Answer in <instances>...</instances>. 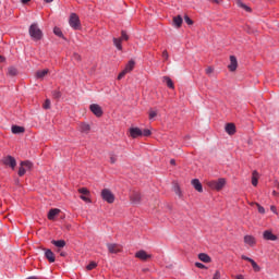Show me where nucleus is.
<instances>
[{
	"label": "nucleus",
	"instance_id": "obj_1",
	"mask_svg": "<svg viewBox=\"0 0 279 279\" xmlns=\"http://www.w3.org/2000/svg\"><path fill=\"white\" fill-rule=\"evenodd\" d=\"M28 33L33 40H40L43 38V31H40L38 24H32L29 26Z\"/></svg>",
	"mask_w": 279,
	"mask_h": 279
},
{
	"label": "nucleus",
	"instance_id": "obj_2",
	"mask_svg": "<svg viewBox=\"0 0 279 279\" xmlns=\"http://www.w3.org/2000/svg\"><path fill=\"white\" fill-rule=\"evenodd\" d=\"M207 186H209V189H211L213 191H221V189L226 186V179L220 178L216 181H209L207 182Z\"/></svg>",
	"mask_w": 279,
	"mask_h": 279
},
{
	"label": "nucleus",
	"instance_id": "obj_3",
	"mask_svg": "<svg viewBox=\"0 0 279 279\" xmlns=\"http://www.w3.org/2000/svg\"><path fill=\"white\" fill-rule=\"evenodd\" d=\"M31 169H32V162L31 161H22L20 163L17 174L20 175V178H23V175H25V173H27V171H29Z\"/></svg>",
	"mask_w": 279,
	"mask_h": 279
},
{
	"label": "nucleus",
	"instance_id": "obj_4",
	"mask_svg": "<svg viewBox=\"0 0 279 279\" xmlns=\"http://www.w3.org/2000/svg\"><path fill=\"white\" fill-rule=\"evenodd\" d=\"M101 197L108 204H114V194H112V192L110 190L104 189L101 191Z\"/></svg>",
	"mask_w": 279,
	"mask_h": 279
},
{
	"label": "nucleus",
	"instance_id": "obj_5",
	"mask_svg": "<svg viewBox=\"0 0 279 279\" xmlns=\"http://www.w3.org/2000/svg\"><path fill=\"white\" fill-rule=\"evenodd\" d=\"M69 24L73 29H80V16H77V14L75 13H72L70 16Z\"/></svg>",
	"mask_w": 279,
	"mask_h": 279
},
{
	"label": "nucleus",
	"instance_id": "obj_6",
	"mask_svg": "<svg viewBox=\"0 0 279 279\" xmlns=\"http://www.w3.org/2000/svg\"><path fill=\"white\" fill-rule=\"evenodd\" d=\"M109 254H119L123 247L117 243H107Z\"/></svg>",
	"mask_w": 279,
	"mask_h": 279
},
{
	"label": "nucleus",
	"instance_id": "obj_7",
	"mask_svg": "<svg viewBox=\"0 0 279 279\" xmlns=\"http://www.w3.org/2000/svg\"><path fill=\"white\" fill-rule=\"evenodd\" d=\"M89 110L95 114V117H101L104 114V110L101 109V106L97 104H93L89 106Z\"/></svg>",
	"mask_w": 279,
	"mask_h": 279
},
{
	"label": "nucleus",
	"instance_id": "obj_8",
	"mask_svg": "<svg viewBox=\"0 0 279 279\" xmlns=\"http://www.w3.org/2000/svg\"><path fill=\"white\" fill-rule=\"evenodd\" d=\"M3 165L11 167L12 169H16V159H14L12 156H7L3 159Z\"/></svg>",
	"mask_w": 279,
	"mask_h": 279
},
{
	"label": "nucleus",
	"instance_id": "obj_9",
	"mask_svg": "<svg viewBox=\"0 0 279 279\" xmlns=\"http://www.w3.org/2000/svg\"><path fill=\"white\" fill-rule=\"evenodd\" d=\"M239 66V62L236 61V57L230 56V64L228 65L229 71L234 72Z\"/></svg>",
	"mask_w": 279,
	"mask_h": 279
},
{
	"label": "nucleus",
	"instance_id": "obj_10",
	"mask_svg": "<svg viewBox=\"0 0 279 279\" xmlns=\"http://www.w3.org/2000/svg\"><path fill=\"white\" fill-rule=\"evenodd\" d=\"M130 199L132 202V204H141V193L133 191L130 195Z\"/></svg>",
	"mask_w": 279,
	"mask_h": 279
},
{
	"label": "nucleus",
	"instance_id": "obj_11",
	"mask_svg": "<svg viewBox=\"0 0 279 279\" xmlns=\"http://www.w3.org/2000/svg\"><path fill=\"white\" fill-rule=\"evenodd\" d=\"M130 136L131 138H138V136H143V131L138 128H131Z\"/></svg>",
	"mask_w": 279,
	"mask_h": 279
},
{
	"label": "nucleus",
	"instance_id": "obj_12",
	"mask_svg": "<svg viewBox=\"0 0 279 279\" xmlns=\"http://www.w3.org/2000/svg\"><path fill=\"white\" fill-rule=\"evenodd\" d=\"M135 258H138L140 260H148V258H151V255L147 254V252L142 250L135 254Z\"/></svg>",
	"mask_w": 279,
	"mask_h": 279
},
{
	"label": "nucleus",
	"instance_id": "obj_13",
	"mask_svg": "<svg viewBox=\"0 0 279 279\" xmlns=\"http://www.w3.org/2000/svg\"><path fill=\"white\" fill-rule=\"evenodd\" d=\"M263 236L266 241H278V236L269 230L264 231Z\"/></svg>",
	"mask_w": 279,
	"mask_h": 279
},
{
	"label": "nucleus",
	"instance_id": "obj_14",
	"mask_svg": "<svg viewBox=\"0 0 279 279\" xmlns=\"http://www.w3.org/2000/svg\"><path fill=\"white\" fill-rule=\"evenodd\" d=\"M47 75H49V69L39 70L35 73L36 80H45Z\"/></svg>",
	"mask_w": 279,
	"mask_h": 279
},
{
	"label": "nucleus",
	"instance_id": "obj_15",
	"mask_svg": "<svg viewBox=\"0 0 279 279\" xmlns=\"http://www.w3.org/2000/svg\"><path fill=\"white\" fill-rule=\"evenodd\" d=\"M192 186H194L195 191L198 193L204 192V187L202 186V182H199V179L192 180Z\"/></svg>",
	"mask_w": 279,
	"mask_h": 279
},
{
	"label": "nucleus",
	"instance_id": "obj_16",
	"mask_svg": "<svg viewBox=\"0 0 279 279\" xmlns=\"http://www.w3.org/2000/svg\"><path fill=\"white\" fill-rule=\"evenodd\" d=\"M244 243L251 247H254V245H256V238H254V235H245Z\"/></svg>",
	"mask_w": 279,
	"mask_h": 279
},
{
	"label": "nucleus",
	"instance_id": "obj_17",
	"mask_svg": "<svg viewBox=\"0 0 279 279\" xmlns=\"http://www.w3.org/2000/svg\"><path fill=\"white\" fill-rule=\"evenodd\" d=\"M226 132L227 134H229L230 136H232L233 134L236 133V126L234 125V123H228L226 125Z\"/></svg>",
	"mask_w": 279,
	"mask_h": 279
},
{
	"label": "nucleus",
	"instance_id": "obj_18",
	"mask_svg": "<svg viewBox=\"0 0 279 279\" xmlns=\"http://www.w3.org/2000/svg\"><path fill=\"white\" fill-rule=\"evenodd\" d=\"M57 215H60V209H58V208L50 209L48 213V219L50 221H53V219H56Z\"/></svg>",
	"mask_w": 279,
	"mask_h": 279
},
{
	"label": "nucleus",
	"instance_id": "obj_19",
	"mask_svg": "<svg viewBox=\"0 0 279 279\" xmlns=\"http://www.w3.org/2000/svg\"><path fill=\"white\" fill-rule=\"evenodd\" d=\"M45 256L49 263H56V254H53L51 250H46Z\"/></svg>",
	"mask_w": 279,
	"mask_h": 279
},
{
	"label": "nucleus",
	"instance_id": "obj_20",
	"mask_svg": "<svg viewBox=\"0 0 279 279\" xmlns=\"http://www.w3.org/2000/svg\"><path fill=\"white\" fill-rule=\"evenodd\" d=\"M12 134H23L25 132V128L19 126V125H13L11 128Z\"/></svg>",
	"mask_w": 279,
	"mask_h": 279
},
{
	"label": "nucleus",
	"instance_id": "obj_21",
	"mask_svg": "<svg viewBox=\"0 0 279 279\" xmlns=\"http://www.w3.org/2000/svg\"><path fill=\"white\" fill-rule=\"evenodd\" d=\"M80 131L83 132V134H88V132H90V124L81 123Z\"/></svg>",
	"mask_w": 279,
	"mask_h": 279
},
{
	"label": "nucleus",
	"instance_id": "obj_22",
	"mask_svg": "<svg viewBox=\"0 0 279 279\" xmlns=\"http://www.w3.org/2000/svg\"><path fill=\"white\" fill-rule=\"evenodd\" d=\"M258 178H259V174H258V171H253L252 173V184L253 186H258Z\"/></svg>",
	"mask_w": 279,
	"mask_h": 279
},
{
	"label": "nucleus",
	"instance_id": "obj_23",
	"mask_svg": "<svg viewBox=\"0 0 279 279\" xmlns=\"http://www.w3.org/2000/svg\"><path fill=\"white\" fill-rule=\"evenodd\" d=\"M163 82H166L168 88H171L172 90L175 88V85L173 84V81L169 76H163Z\"/></svg>",
	"mask_w": 279,
	"mask_h": 279
},
{
	"label": "nucleus",
	"instance_id": "obj_24",
	"mask_svg": "<svg viewBox=\"0 0 279 279\" xmlns=\"http://www.w3.org/2000/svg\"><path fill=\"white\" fill-rule=\"evenodd\" d=\"M51 243L56 247H65L66 245V242L64 240H52Z\"/></svg>",
	"mask_w": 279,
	"mask_h": 279
},
{
	"label": "nucleus",
	"instance_id": "obj_25",
	"mask_svg": "<svg viewBox=\"0 0 279 279\" xmlns=\"http://www.w3.org/2000/svg\"><path fill=\"white\" fill-rule=\"evenodd\" d=\"M198 258L199 260H202V263H210V256H208V254L206 253H201L198 254Z\"/></svg>",
	"mask_w": 279,
	"mask_h": 279
},
{
	"label": "nucleus",
	"instance_id": "obj_26",
	"mask_svg": "<svg viewBox=\"0 0 279 279\" xmlns=\"http://www.w3.org/2000/svg\"><path fill=\"white\" fill-rule=\"evenodd\" d=\"M235 3L239 8H242L243 10H245L246 12H252V9H250V7H247L245 3H243V1L241 0H235Z\"/></svg>",
	"mask_w": 279,
	"mask_h": 279
},
{
	"label": "nucleus",
	"instance_id": "obj_27",
	"mask_svg": "<svg viewBox=\"0 0 279 279\" xmlns=\"http://www.w3.org/2000/svg\"><path fill=\"white\" fill-rule=\"evenodd\" d=\"M183 20L180 15H177L173 17V25H175L178 28L182 27Z\"/></svg>",
	"mask_w": 279,
	"mask_h": 279
},
{
	"label": "nucleus",
	"instance_id": "obj_28",
	"mask_svg": "<svg viewBox=\"0 0 279 279\" xmlns=\"http://www.w3.org/2000/svg\"><path fill=\"white\" fill-rule=\"evenodd\" d=\"M172 191L175 193V195L182 197V190H180V185L177 182L173 183Z\"/></svg>",
	"mask_w": 279,
	"mask_h": 279
},
{
	"label": "nucleus",
	"instance_id": "obj_29",
	"mask_svg": "<svg viewBox=\"0 0 279 279\" xmlns=\"http://www.w3.org/2000/svg\"><path fill=\"white\" fill-rule=\"evenodd\" d=\"M122 41H123V40L120 39V38H113L114 47H117V49H118L119 51H122V50H123V46H121V43H122Z\"/></svg>",
	"mask_w": 279,
	"mask_h": 279
},
{
	"label": "nucleus",
	"instance_id": "obj_30",
	"mask_svg": "<svg viewBox=\"0 0 279 279\" xmlns=\"http://www.w3.org/2000/svg\"><path fill=\"white\" fill-rule=\"evenodd\" d=\"M134 61L133 60H131V61H129V63L126 64V66L124 68V71L126 72V73H130L131 71H134Z\"/></svg>",
	"mask_w": 279,
	"mask_h": 279
},
{
	"label": "nucleus",
	"instance_id": "obj_31",
	"mask_svg": "<svg viewBox=\"0 0 279 279\" xmlns=\"http://www.w3.org/2000/svg\"><path fill=\"white\" fill-rule=\"evenodd\" d=\"M17 74H19V71L16 70V68H13V66L9 68L8 75H10V77H14Z\"/></svg>",
	"mask_w": 279,
	"mask_h": 279
},
{
	"label": "nucleus",
	"instance_id": "obj_32",
	"mask_svg": "<svg viewBox=\"0 0 279 279\" xmlns=\"http://www.w3.org/2000/svg\"><path fill=\"white\" fill-rule=\"evenodd\" d=\"M44 110H49L51 108V100L46 99V101L43 105Z\"/></svg>",
	"mask_w": 279,
	"mask_h": 279
},
{
	"label": "nucleus",
	"instance_id": "obj_33",
	"mask_svg": "<svg viewBox=\"0 0 279 279\" xmlns=\"http://www.w3.org/2000/svg\"><path fill=\"white\" fill-rule=\"evenodd\" d=\"M78 193H81V195H90V192L86 187L78 189Z\"/></svg>",
	"mask_w": 279,
	"mask_h": 279
},
{
	"label": "nucleus",
	"instance_id": "obj_34",
	"mask_svg": "<svg viewBox=\"0 0 279 279\" xmlns=\"http://www.w3.org/2000/svg\"><path fill=\"white\" fill-rule=\"evenodd\" d=\"M251 265L254 269V271H260V266H258V264L255 263V260H251Z\"/></svg>",
	"mask_w": 279,
	"mask_h": 279
},
{
	"label": "nucleus",
	"instance_id": "obj_35",
	"mask_svg": "<svg viewBox=\"0 0 279 279\" xmlns=\"http://www.w3.org/2000/svg\"><path fill=\"white\" fill-rule=\"evenodd\" d=\"M95 267H97V263L92 262V263H89V265H87L86 269L88 271H93V269H95Z\"/></svg>",
	"mask_w": 279,
	"mask_h": 279
},
{
	"label": "nucleus",
	"instance_id": "obj_36",
	"mask_svg": "<svg viewBox=\"0 0 279 279\" xmlns=\"http://www.w3.org/2000/svg\"><path fill=\"white\" fill-rule=\"evenodd\" d=\"M53 33L56 36H59V38H62L63 36L62 31L59 27H54Z\"/></svg>",
	"mask_w": 279,
	"mask_h": 279
},
{
	"label": "nucleus",
	"instance_id": "obj_37",
	"mask_svg": "<svg viewBox=\"0 0 279 279\" xmlns=\"http://www.w3.org/2000/svg\"><path fill=\"white\" fill-rule=\"evenodd\" d=\"M129 38L130 37L128 36V33H125V31H122L120 40H129Z\"/></svg>",
	"mask_w": 279,
	"mask_h": 279
},
{
	"label": "nucleus",
	"instance_id": "obj_38",
	"mask_svg": "<svg viewBox=\"0 0 279 279\" xmlns=\"http://www.w3.org/2000/svg\"><path fill=\"white\" fill-rule=\"evenodd\" d=\"M206 75H213L215 73V69L213 66H209L205 70Z\"/></svg>",
	"mask_w": 279,
	"mask_h": 279
},
{
	"label": "nucleus",
	"instance_id": "obj_39",
	"mask_svg": "<svg viewBox=\"0 0 279 279\" xmlns=\"http://www.w3.org/2000/svg\"><path fill=\"white\" fill-rule=\"evenodd\" d=\"M257 210L260 213V215H265V207L260 206V204L256 203Z\"/></svg>",
	"mask_w": 279,
	"mask_h": 279
},
{
	"label": "nucleus",
	"instance_id": "obj_40",
	"mask_svg": "<svg viewBox=\"0 0 279 279\" xmlns=\"http://www.w3.org/2000/svg\"><path fill=\"white\" fill-rule=\"evenodd\" d=\"M142 136H151V131L149 129H145L142 131Z\"/></svg>",
	"mask_w": 279,
	"mask_h": 279
},
{
	"label": "nucleus",
	"instance_id": "obj_41",
	"mask_svg": "<svg viewBox=\"0 0 279 279\" xmlns=\"http://www.w3.org/2000/svg\"><path fill=\"white\" fill-rule=\"evenodd\" d=\"M184 21L187 25H193V20H191V17H189V15L184 16Z\"/></svg>",
	"mask_w": 279,
	"mask_h": 279
},
{
	"label": "nucleus",
	"instance_id": "obj_42",
	"mask_svg": "<svg viewBox=\"0 0 279 279\" xmlns=\"http://www.w3.org/2000/svg\"><path fill=\"white\" fill-rule=\"evenodd\" d=\"M155 117H158V112L154 111V110H150L149 111V119H155Z\"/></svg>",
	"mask_w": 279,
	"mask_h": 279
},
{
	"label": "nucleus",
	"instance_id": "obj_43",
	"mask_svg": "<svg viewBox=\"0 0 279 279\" xmlns=\"http://www.w3.org/2000/svg\"><path fill=\"white\" fill-rule=\"evenodd\" d=\"M125 75H128V72L125 70H123L119 75H118V80H123V77H125Z\"/></svg>",
	"mask_w": 279,
	"mask_h": 279
},
{
	"label": "nucleus",
	"instance_id": "obj_44",
	"mask_svg": "<svg viewBox=\"0 0 279 279\" xmlns=\"http://www.w3.org/2000/svg\"><path fill=\"white\" fill-rule=\"evenodd\" d=\"M195 267H197L198 269H206V266L202 263H195Z\"/></svg>",
	"mask_w": 279,
	"mask_h": 279
},
{
	"label": "nucleus",
	"instance_id": "obj_45",
	"mask_svg": "<svg viewBox=\"0 0 279 279\" xmlns=\"http://www.w3.org/2000/svg\"><path fill=\"white\" fill-rule=\"evenodd\" d=\"M213 279H221V272L217 270L213 277Z\"/></svg>",
	"mask_w": 279,
	"mask_h": 279
},
{
	"label": "nucleus",
	"instance_id": "obj_46",
	"mask_svg": "<svg viewBox=\"0 0 279 279\" xmlns=\"http://www.w3.org/2000/svg\"><path fill=\"white\" fill-rule=\"evenodd\" d=\"M110 162L111 165H114L117 162V156L110 155Z\"/></svg>",
	"mask_w": 279,
	"mask_h": 279
},
{
	"label": "nucleus",
	"instance_id": "obj_47",
	"mask_svg": "<svg viewBox=\"0 0 279 279\" xmlns=\"http://www.w3.org/2000/svg\"><path fill=\"white\" fill-rule=\"evenodd\" d=\"M52 95H53L54 99H60V97L62 96L60 94V92H53Z\"/></svg>",
	"mask_w": 279,
	"mask_h": 279
},
{
	"label": "nucleus",
	"instance_id": "obj_48",
	"mask_svg": "<svg viewBox=\"0 0 279 279\" xmlns=\"http://www.w3.org/2000/svg\"><path fill=\"white\" fill-rule=\"evenodd\" d=\"M162 58L169 60V52L167 50H163Z\"/></svg>",
	"mask_w": 279,
	"mask_h": 279
},
{
	"label": "nucleus",
	"instance_id": "obj_49",
	"mask_svg": "<svg viewBox=\"0 0 279 279\" xmlns=\"http://www.w3.org/2000/svg\"><path fill=\"white\" fill-rule=\"evenodd\" d=\"M241 258H242V260H247L248 263H252V260H254L245 255H242Z\"/></svg>",
	"mask_w": 279,
	"mask_h": 279
},
{
	"label": "nucleus",
	"instance_id": "obj_50",
	"mask_svg": "<svg viewBox=\"0 0 279 279\" xmlns=\"http://www.w3.org/2000/svg\"><path fill=\"white\" fill-rule=\"evenodd\" d=\"M81 199H83V202H90L87 195H81Z\"/></svg>",
	"mask_w": 279,
	"mask_h": 279
},
{
	"label": "nucleus",
	"instance_id": "obj_51",
	"mask_svg": "<svg viewBox=\"0 0 279 279\" xmlns=\"http://www.w3.org/2000/svg\"><path fill=\"white\" fill-rule=\"evenodd\" d=\"M73 58H74V60H82V58L77 53H74Z\"/></svg>",
	"mask_w": 279,
	"mask_h": 279
},
{
	"label": "nucleus",
	"instance_id": "obj_52",
	"mask_svg": "<svg viewBox=\"0 0 279 279\" xmlns=\"http://www.w3.org/2000/svg\"><path fill=\"white\" fill-rule=\"evenodd\" d=\"M21 1L25 5V4L29 3L32 0H21Z\"/></svg>",
	"mask_w": 279,
	"mask_h": 279
},
{
	"label": "nucleus",
	"instance_id": "obj_53",
	"mask_svg": "<svg viewBox=\"0 0 279 279\" xmlns=\"http://www.w3.org/2000/svg\"><path fill=\"white\" fill-rule=\"evenodd\" d=\"M213 3H217V4H219V3H221V0H210Z\"/></svg>",
	"mask_w": 279,
	"mask_h": 279
},
{
	"label": "nucleus",
	"instance_id": "obj_54",
	"mask_svg": "<svg viewBox=\"0 0 279 279\" xmlns=\"http://www.w3.org/2000/svg\"><path fill=\"white\" fill-rule=\"evenodd\" d=\"M0 62H5V57L0 56Z\"/></svg>",
	"mask_w": 279,
	"mask_h": 279
},
{
	"label": "nucleus",
	"instance_id": "obj_55",
	"mask_svg": "<svg viewBox=\"0 0 279 279\" xmlns=\"http://www.w3.org/2000/svg\"><path fill=\"white\" fill-rule=\"evenodd\" d=\"M46 3H53V0H44Z\"/></svg>",
	"mask_w": 279,
	"mask_h": 279
},
{
	"label": "nucleus",
	"instance_id": "obj_56",
	"mask_svg": "<svg viewBox=\"0 0 279 279\" xmlns=\"http://www.w3.org/2000/svg\"><path fill=\"white\" fill-rule=\"evenodd\" d=\"M170 165H175V159H171Z\"/></svg>",
	"mask_w": 279,
	"mask_h": 279
},
{
	"label": "nucleus",
	"instance_id": "obj_57",
	"mask_svg": "<svg viewBox=\"0 0 279 279\" xmlns=\"http://www.w3.org/2000/svg\"><path fill=\"white\" fill-rule=\"evenodd\" d=\"M272 195H274L275 197L278 196V192L274 191V192H272Z\"/></svg>",
	"mask_w": 279,
	"mask_h": 279
},
{
	"label": "nucleus",
	"instance_id": "obj_58",
	"mask_svg": "<svg viewBox=\"0 0 279 279\" xmlns=\"http://www.w3.org/2000/svg\"><path fill=\"white\" fill-rule=\"evenodd\" d=\"M185 140L190 141L191 140V135H186Z\"/></svg>",
	"mask_w": 279,
	"mask_h": 279
},
{
	"label": "nucleus",
	"instance_id": "obj_59",
	"mask_svg": "<svg viewBox=\"0 0 279 279\" xmlns=\"http://www.w3.org/2000/svg\"><path fill=\"white\" fill-rule=\"evenodd\" d=\"M61 256H66V253H61Z\"/></svg>",
	"mask_w": 279,
	"mask_h": 279
},
{
	"label": "nucleus",
	"instance_id": "obj_60",
	"mask_svg": "<svg viewBox=\"0 0 279 279\" xmlns=\"http://www.w3.org/2000/svg\"><path fill=\"white\" fill-rule=\"evenodd\" d=\"M15 184H19V179L15 180Z\"/></svg>",
	"mask_w": 279,
	"mask_h": 279
},
{
	"label": "nucleus",
	"instance_id": "obj_61",
	"mask_svg": "<svg viewBox=\"0 0 279 279\" xmlns=\"http://www.w3.org/2000/svg\"><path fill=\"white\" fill-rule=\"evenodd\" d=\"M28 279H37L36 277H31V278H28Z\"/></svg>",
	"mask_w": 279,
	"mask_h": 279
}]
</instances>
